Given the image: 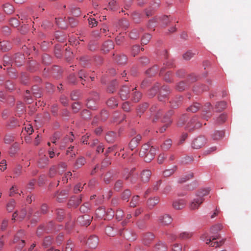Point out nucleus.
<instances>
[{"mask_svg":"<svg viewBox=\"0 0 251 251\" xmlns=\"http://www.w3.org/2000/svg\"><path fill=\"white\" fill-rule=\"evenodd\" d=\"M156 149L153 146H150L149 144H146L142 146L139 152V155L144 157L145 161L150 162L153 159L156 154Z\"/></svg>","mask_w":251,"mask_h":251,"instance_id":"nucleus-1","label":"nucleus"},{"mask_svg":"<svg viewBox=\"0 0 251 251\" xmlns=\"http://www.w3.org/2000/svg\"><path fill=\"white\" fill-rule=\"evenodd\" d=\"M209 192V188L202 190L199 191L196 197L194 198L190 204V208L192 210L198 209L199 206L202 203L204 199L203 197L207 195Z\"/></svg>","mask_w":251,"mask_h":251,"instance_id":"nucleus-2","label":"nucleus"},{"mask_svg":"<svg viewBox=\"0 0 251 251\" xmlns=\"http://www.w3.org/2000/svg\"><path fill=\"white\" fill-rule=\"evenodd\" d=\"M173 113L174 111L171 110H169L168 112L164 115L162 120V122L164 123L165 124L162 127H161L160 128V132H164L166 130V129L170 126V125L172 122V121L171 119V116L173 114Z\"/></svg>","mask_w":251,"mask_h":251,"instance_id":"nucleus-3","label":"nucleus"},{"mask_svg":"<svg viewBox=\"0 0 251 251\" xmlns=\"http://www.w3.org/2000/svg\"><path fill=\"white\" fill-rule=\"evenodd\" d=\"M130 94V88L126 85H123L120 89L119 93V97L123 100H126L129 98Z\"/></svg>","mask_w":251,"mask_h":251,"instance_id":"nucleus-4","label":"nucleus"},{"mask_svg":"<svg viewBox=\"0 0 251 251\" xmlns=\"http://www.w3.org/2000/svg\"><path fill=\"white\" fill-rule=\"evenodd\" d=\"M206 139L204 136H199L195 139L192 144V147L195 149H199L206 144Z\"/></svg>","mask_w":251,"mask_h":251,"instance_id":"nucleus-5","label":"nucleus"},{"mask_svg":"<svg viewBox=\"0 0 251 251\" xmlns=\"http://www.w3.org/2000/svg\"><path fill=\"white\" fill-rule=\"evenodd\" d=\"M99 99L98 94L96 92H93L92 94V97L88 99L86 105L88 108L93 109L96 107V101Z\"/></svg>","mask_w":251,"mask_h":251,"instance_id":"nucleus-6","label":"nucleus"},{"mask_svg":"<svg viewBox=\"0 0 251 251\" xmlns=\"http://www.w3.org/2000/svg\"><path fill=\"white\" fill-rule=\"evenodd\" d=\"M198 117L196 116H194L190 121L187 124L186 128L189 130H193L194 129L198 128L201 126V124L197 122Z\"/></svg>","mask_w":251,"mask_h":251,"instance_id":"nucleus-7","label":"nucleus"},{"mask_svg":"<svg viewBox=\"0 0 251 251\" xmlns=\"http://www.w3.org/2000/svg\"><path fill=\"white\" fill-rule=\"evenodd\" d=\"M24 231L22 230H20L17 233L13 240V242L15 243L20 241L18 247V250H19L22 249L25 246V241L23 239H22Z\"/></svg>","mask_w":251,"mask_h":251,"instance_id":"nucleus-8","label":"nucleus"},{"mask_svg":"<svg viewBox=\"0 0 251 251\" xmlns=\"http://www.w3.org/2000/svg\"><path fill=\"white\" fill-rule=\"evenodd\" d=\"M93 217L89 215H84L77 218V222L83 226H88L91 224Z\"/></svg>","mask_w":251,"mask_h":251,"instance_id":"nucleus-9","label":"nucleus"},{"mask_svg":"<svg viewBox=\"0 0 251 251\" xmlns=\"http://www.w3.org/2000/svg\"><path fill=\"white\" fill-rule=\"evenodd\" d=\"M99 238L95 235H90L87 240L86 244L91 248L95 249L99 244Z\"/></svg>","mask_w":251,"mask_h":251,"instance_id":"nucleus-10","label":"nucleus"},{"mask_svg":"<svg viewBox=\"0 0 251 251\" xmlns=\"http://www.w3.org/2000/svg\"><path fill=\"white\" fill-rule=\"evenodd\" d=\"M211 105L210 103L207 102L205 103L202 108V113L201 116L204 119L208 120L211 117Z\"/></svg>","mask_w":251,"mask_h":251,"instance_id":"nucleus-11","label":"nucleus"},{"mask_svg":"<svg viewBox=\"0 0 251 251\" xmlns=\"http://www.w3.org/2000/svg\"><path fill=\"white\" fill-rule=\"evenodd\" d=\"M132 92L130 94V100L133 102H138L142 98V94L137 90L136 87L132 88Z\"/></svg>","mask_w":251,"mask_h":251,"instance_id":"nucleus-12","label":"nucleus"},{"mask_svg":"<svg viewBox=\"0 0 251 251\" xmlns=\"http://www.w3.org/2000/svg\"><path fill=\"white\" fill-rule=\"evenodd\" d=\"M150 111L152 115L154 116L155 117L153 118V121H155V120L159 119L161 115L162 112L161 111V109L158 108L156 104H154L151 107Z\"/></svg>","mask_w":251,"mask_h":251,"instance_id":"nucleus-13","label":"nucleus"},{"mask_svg":"<svg viewBox=\"0 0 251 251\" xmlns=\"http://www.w3.org/2000/svg\"><path fill=\"white\" fill-rule=\"evenodd\" d=\"M170 92V89L168 86H163L160 91L158 99L160 101H163L166 99Z\"/></svg>","mask_w":251,"mask_h":251,"instance_id":"nucleus-14","label":"nucleus"},{"mask_svg":"<svg viewBox=\"0 0 251 251\" xmlns=\"http://www.w3.org/2000/svg\"><path fill=\"white\" fill-rule=\"evenodd\" d=\"M141 138L142 137L141 135L138 134L136 137L132 139L128 145L129 149L131 151H133L138 146L140 140H141Z\"/></svg>","mask_w":251,"mask_h":251,"instance_id":"nucleus-15","label":"nucleus"},{"mask_svg":"<svg viewBox=\"0 0 251 251\" xmlns=\"http://www.w3.org/2000/svg\"><path fill=\"white\" fill-rule=\"evenodd\" d=\"M173 219L171 216L168 214H165L160 216L159 218V222L163 226L168 225L172 223Z\"/></svg>","mask_w":251,"mask_h":251,"instance_id":"nucleus-16","label":"nucleus"},{"mask_svg":"<svg viewBox=\"0 0 251 251\" xmlns=\"http://www.w3.org/2000/svg\"><path fill=\"white\" fill-rule=\"evenodd\" d=\"M154 235L151 233L145 234L143 237V243L146 246H149L153 240Z\"/></svg>","mask_w":251,"mask_h":251,"instance_id":"nucleus-17","label":"nucleus"},{"mask_svg":"<svg viewBox=\"0 0 251 251\" xmlns=\"http://www.w3.org/2000/svg\"><path fill=\"white\" fill-rule=\"evenodd\" d=\"M208 236L207 234H203L201 235L200 238L202 241H206V244L209 245L211 241L219 239L221 236L220 234L211 236L209 239H207Z\"/></svg>","mask_w":251,"mask_h":251,"instance_id":"nucleus-18","label":"nucleus"},{"mask_svg":"<svg viewBox=\"0 0 251 251\" xmlns=\"http://www.w3.org/2000/svg\"><path fill=\"white\" fill-rule=\"evenodd\" d=\"M167 246L163 242L159 241L154 246L153 251H167Z\"/></svg>","mask_w":251,"mask_h":251,"instance_id":"nucleus-19","label":"nucleus"},{"mask_svg":"<svg viewBox=\"0 0 251 251\" xmlns=\"http://www.w3.org/2000/svg\"><path fill=\"white\" fill-rule=\"evenodd\" d=\"M151 172L150 170H146L142 172L141 174V179L143 182H148L150 178Z\"/></svg>","mask_w":251,"mask_h":251,"instance_id":"nucleus-20","label":"nucleus"},{"mask_svg":"<svg viewBox=\"0 0 251 251\" xmlns=\"http://www.w3.org/2000/svg\"><path fill=\"white\" fill-rule=\"evenodd\" d=\"M26 215V210L25 209L23 208L20 211L19 214L18 213L17 211H15L12 215V220H15V218L18 217V219L20 220H22L24 219Z\"/></svg>","mask_w":251,"mask_h":251,"instance_id":"nucleus-21","label":"nucleus"},{"mask_svg":"<svg viewBox=\"0 0 251 251\" xmlns=\"http://www.w3.org/2000/svg\"><path fill=\"white\" fill-rule=\"evenodd\" d=\"M159 23H160L162 26H167L172 21L168 16L163 15L157 17Z\"/></svg>","mask_w":251,"mask_h":251,"instance_id":"nucleus-22","label":"nucleus"},{"mask_svg":"<svg viewBox=\"0 0 251 251\" xmlns=\"http://www.w3.org/2000/svg\"><path fill=\"white\" fill-rule=\"evenodd\" d=\"M49 163V158L47 156L43 155L41 156L38 161V166L41 168L45 167Z\"/></svg>","mask_w":251,"mask_h":251,"instance_id":"nucleus-23","label":"nucleus"},{"mask_svg":"<svg viewBox=\"0 0 251 251\" xmlns=\"http://www.w3.org/2000/svg\"><path fill=\"white\" fill-rule=\"evenodd\" d=\"M186 204L185 201L183 200H179L173 202V206L174 208L177 210L182 209Z\"/></svg>","mask_w":251,"mask_h":251,"instance_id":"nucleus-24","label":"nucleus"},{"mask_svg":"<svg viewBox=\"0 0 251 251\" xmlns=\"http://www.w3.org/2000/svg\"><path fill=\"white\" fill-rule=\"evenodd\" d=\"M68 196V191L67 190H64L59 193L56 194V199L59 202H61L64 199L67 198Z\"/></svg>","mask_w":251,"mask_h":251,"instance_id":"nucleus-25","label":"nucleus"},{"mask_svg":"<svg viewBox=\"0 0 251 251\" xmlns=\"http://www.w3.org/2000/svg\"><path fill=\"white\" fill-rule=\"evenodd\" d=\"M182 98L181 97H177L170 101L171 106L173 108H177L181 104Z\"/></svg>","mask_w":251,"mask_h":251,"instance_id":"nucleus-26","label":"nucleus"},{"mask_svg":"<svg viewBox=\"0 0 251 251\" xmlns=\"http://www.w3.org/2000/svg\"><path fill=\"white\" fill-rule=\"evenodd\" d=\"M80 202L81 199L75 197H72L69 201L68 205L70 207H76L80 204Z\"/></svg>","mask_w":251,"mask_h":251,"instance_id":"nucleus-27","label":"nucleus"},{"mask_svg":"<svg viewBox=\"0 0 251 251\" xmlns=\"http://www.w3.org/2000/svg\"><path fill=\"white\" fill-rule=\"evenodd\" d=\"M114 48V44L112 41H107L104 43L102 50L106 52Z\"/></svg>","mask_w":251,"mask_h":251,"instance_id":"nucleus-28","label":"nucleus"},{"mask_svg":"<svg viewBox=\"0 0 251 251\" xmlns=\"http://www.w3.org/2000/svg\"><path fill=\"white\" fill-rule=\"evenodd\" d=\"M148 104L147 103H144L140 105L137 108V115L141 116L148 107Z\"/></svg>","mask_w":251,"mask_h":251,"instance_id":"nucleus-29","label":"nucleus"},{"mask_svg":"<svg viewBox=\"0 0 251 251\" xmlns=\"http://www.w3.org/2000/svg\"><path fill=\"white\" fill-rule=\"evenodd\" d=\"M177 169V166H174L171 169H166L163 172L164 177H169L172 175Z\"/></svg>","mask_w":251,"mask_h":251,"instance_id":"nucleus-30","label":"nucleus"},{"mask_svg":"<svg viewBox=\"0 0 251 251\" xmlns=\"http://www.w3.org/2000/svg\"><path fill=\"white\" fill-rule=\"evenodd\" d=\"M116 137V134L113 131L108 132L106 136L105 139L109 143H112L114 141Z\"/></svg>","mask_w":251,"mask_h":251,"instance_id":"nucleus-31","label":"nucleus"},{"mask_svg":"<svg viewBox=\"0 0 251 251\" xmlns=\"http://www.w3.org/2000/svg\"><path fill=\"white\" fill-rule=\"evenodd\" d=\"M193 233L192 232L184 231L179 234L178 238L182 240L188 239L193 236Z\"/></svg>","mask_w":251,"mask_h":251,"instance_id":"nucleus-32","label":"nucleus"},{"mask_svg":"<svg viewBox=\"0 0 251 251\" xmlns=\"http://www.w3.org/2000/svg\"><path fill=\"white\" fill-rule=\"evenodd\" d=\"M201 107V105L200 103L195 102L192 105L190 106L187 108V111L188 112H191L193 113L196 112L198 111Z\"/></svg>","mask_w":251,"mask_h":251,"instance_id":"nucleus-33","label":"nucleus"},{"mask_svg":"<svg viewBox=\"0 0 251 251\" xmlns=\"http://www.w3.org/2000/svg\"><path fill=\"white\" fill-rule=\"evenodd\" d=\"M0 43L1 49L4 51H6L11 48V44L8 41H3Z\"/></svg>","mask_w":251,"mask_h":251,"instance_id":"nucleus-34","label":"nucleus"},{"mask_svg":"<svg viewBox=\"0 0 251 251\" xmlns=\"http://www.w3.org/2000/svg\"><path fill=\"white\" fill-rule=\"evenodd\" d=\"M116 61L119 64H125L127 61V57L124 54L118 55L116 58Z\"/></svg>","mask_w":251,"mask_h":251,"instance_id":"nucleus-35","label":"nucleus"},{"mask_svg":"<svg viewBox=\"0 0 251 251\" xmlns=\"http://www.w3.org/2000/svg\"><path fill=\"white\" fill-rule=\"evenodd\" d=\"M107 104L109 107L114 108L117 106L118 102L115 98H111L107 100Z\"/></svg>","mask_w":251,"mask_h":251,"instance_id":"nucleus-36","label":"nucleus"},{"mask_svg":"<svg viewBox=\"0 0 251 251\" xmlns=\"http://www.w3.org/2000/svg\"><path fill=\"white\" fill-rule=\"evenodd\" d=\"M85 163V159L83 157H80L77 159L75 167L76 169L79 168L84 165Z\"/></svg>","mask_w":251,"mask_h":251,"instance_id":"nucleus-37","label":"nucleus"},{"mask_svg":"<svg viewBox=\"0 0 251 251\" xmlns=\"http://www.w3.org/2000/svg\"><path fill=\"white\" fill-rule=\"evenodd\" d=\"M223 228V226L220 224H216L212 226L210 228V232L212 234L217 233Z\"/></svg>","mask_w":251,"mask_h":251,"instance_id":"nucleus-38","label":"nucleus"},{"mask_svg":"<svg viewBox=\"0 0 251 251\" xmlns=\"http://www.w3.org/2000/svg\"><path fill=\"white\" fill-rule=\"evenodd\" d=\"M159 202V198L154 197L153 199H150L148 200V204L150 208L153 207Z\"/></svg>","mask_w":251,"mask_h":251,"instance_id":"nucleus-39","label":"nucleus"},{"mask_svg":"<svg viewBox=\"0 0 251 251\" xmlns=\"http://www.w3.org/2000/svg\"><path fill=\"white\" fill-rule=\"evenodd\" d=\"M225 133L223 131H216L212 135L214 140H219L224 137Z\"/></svg>","mask_w":251,"mask_h":251,"instance_id":"nucleus-40","label":"nucleus"},{"mask_svg":"<svg viewBox=\"0 0 251 251\" xmlns=\"http://www.w3.org/2000/svg\"><path fill=\"white\" fill-rule=\"evenodd\" d=\"M158 68L157 66H154L151 68L148 69L146 71V73L150 76H151L153 75H154L156 74L157 73V72H158Z\"/></svg>","mask_w":251,"mask_h":251,"instance_id":"nucleus-41","label":"nucleus"},{"mask_svg":"<svg viewBox=\"0 0 251 251\" xmlns=\"http://www.w3.org/2000/svg\"><path fill=\"white\" fill-rule=\"evenodd\" d=\"M131 193L129 190L126 189L121 194V198L123 200L128 201V199L130 197Z\"/></svg>","mask_w":251,"mask_h":251,"instance_id":"nucleus-42","label":"nucleus"},{"mask_svg":"<svg viewBox=\"0 0 251 251\" xmlns=\"http://www.w3.org/2000/svg\"><path fill=\"white\" fill-rule=\"evenodd\" d=\"M159 22L158 18L155 17V18L150 20L148 24V28L154 30V27L156 26V23Z\"/></svg>","mask_w":251,"mask_h":251,"instance_id":"nucleus-43","label":"nucleus"},{"mask_svg":"<svg viewBox=\"0 0 251 251\" xmlns=\"http://www.w3.org/2000/svg\"><path fill=\"white\" fill-rule=\"evenodd\" d=\"M172 141L171 139H169L165 141L163 144L161 146V148L163 150H168L172 146Z\"/></svg>","mask_w":251,"mask_h":251,"instance_id":"nucleus-44","label":"nucleus"},{"mask_svg":"<svg viewBox=\"0 0 251 251\" xmlns=\"http://www.w3.org/2000/svg\"><path fill=\"white\" fill-rule=\"evenodd\" d=\"M139 201V197L138 195L134 196L132 197L130 202V207H135L137 206Z\"/></svg>","mask_w":251,"mask_h":251,"instance_id":"nucleus-45","label":"nucleus"},{"mask_svg":"<svg viewBox=\"0 0 251 251\" xmlns=\"http://www.w3.org/2000/svg\"><path fill=\"white\" fill-rule=\"evenodd\" d=\"M52 243V238L50 236L46 237L43 243V245L44 247L47 248L51 245Z\"/></svg>","mask_w":251,"mask_h":251,"instance_id":"nucleus-46","label":"nucleus"},{"mask_svg":"<svg viewBox=\"0 0 251 251\" xmlns=\"http://www.w3.org/2000/svg\"><path fill=\"white\" fill-rule=\"evenodd\" d=\"M159 85L158 84L154 85L149 92V95L151 97L154 96L159 90Z\"/></svg>","mask_w":251,"mask_h":251,"instance_id":"nucleus-47","label":"nucleus"},{"mask_svg":"<svg viewBox=\"0 0 251 251\" xmlns=\"http://www.w3.org/2000/svg\"><path fill=\"white\" fill-rule=\"evenodd\" d=\"M151 39V35L149 34H147L144 35L141 40L142 45H147Z\"/></svg>","mask_w":251,"mask_h":251,"instance_id":"nucleus-48","label":"nucleus"},{"mask_svg":"<svg viewBox=\"0 0 251 251\" xmlns=\"http://www.w3.org/2000/svg\"><path fill=\"white\" fill-rule=\"evenodd\" d=\"M226 103L225 101H221L218 102L216 105V108L218 111H220L226 108Z\"/></svg>","mask_w":251,"mask_h":251,"instance_id":"nucleus-49","label":"nucleus"},{"mask_svg":"<svg viewBox=\"0 0 251 251\" xmlns=\"http://www.w3.org/2000/svg\"><path fill=\"white\" fill-rule=\"evenodd\" d=\"M3 10L7 14H10L13 11V7L11 4L6 3L3 5Z\"/></svg>","mask_w":251,"mask_h":251,"instance_id":"nucleus-50","label":"nucleus"},{"mask_svg":"<svg viewBox=\"0 0 251 251\" xmlns=\"http://www.w3.org/2000/svg\"><path fill=\"white\" fill-rule=\"evenodd\" d=\"M55 22L56 25L62 28H65L66 27L64 20L62 18H55Z\"/></svg>","mask_w":251,"mask_h":251,"instance_id":"nucleus-51","label":"nucleus"},{"mask_svg":"<svg viewBox=\"0 0 251 251\" xmlns=\"http://www.w3.org/2000/svg\"><path fill=\"white\" fill-rule=\"evenodd\" d=\"M24 129L25 132L29 135H31L33 132L32 126L29 124H27L26 125H25Z\"/></svg>","mask_w":251,"mask_h":251,"instance_id":"nucleus-52","label":"nucleus"},{"mask_svg":"<svg viewBox=\"0 0 251 251\" xmlns=\"http://www.w3.org/2000/svg\"><path fill=\"white\" fill-rule=\"evenodd\" d=\"M197 53H198L197 51L193 53L191 51L189 50L183 54V58L185 60H190Z\"/></svg>","mask_w":251,"mask_h":251,"instance_id":"nucleus-53","label":"nucleus"},{"mask_svg":"<svg viewBox=\"0 0 251 251\" xmlns=\"http://www.w3.org/2000/svg\"><path fill=\"white\" fill-rule=\"evenodd\" d=\"M123 181L122 180H118L115 183L114 189L115 191H119L123 187Z\"/></svg>","mask_w":251,"mask_h":251,"instance_id":"nucleus-54","label":"nucleus"},{"mask_svg":"<svg viewBox=\"0 0 251 251\" xmlns=\"http://www.w3.org/2000/svg\"><path fill=\"white\" fill-rule=\"evenodd\" d=\"M32 94L33 96L35 98H40L41 96L40 90L38 89L36 86H34L32 88Z\"/></svg>","mask_w":251,"mask_h":251,"instance_id":"nucleus-55","label":"nucleus"},{"mask_svg":"<svg viewBox=\"0 0 251 251\" xmlns=\"http://www.w3.org/2000/svg\"><path fill=\"white\" fill-rule=\"evenodd\" d=\"M15 205V201L14 200H11L7 204V210L8 212H11Z\"/></svg>","mask_w":251,"mask_h":251,"instance_id":"nucleus-56","label":"nucleus"},{"mask_svg":"<svg viewBox=\"0 0 251 251\" xmlns=\"http://www.w3.org/2000/svg\"><path fill=\"white\" fill-rule=\"evenodd\" d=\"M10 24L13 27H18L20 22L17 18H11L9 20Z\"/></svg>","mask_w":251,"mask_h":251,"instance_id":"nucleus-57","label":"nucleus"},{"mask_svg":"<svg viewBox=\"0 0 251 251\" xmlns=\"http://www.w3.org/2000/svg\"><path fill=\"white\" fill-rule=\"evenodd\" d=\"M225 241V239H223L222 240H221L219 242H218V241H215V242H211L209 245L211 247L217 248V247H220V246H222V245H223Z\"/></svg>","mask_w":251,"mask_h":251,"instance_id":"nucleus-58","label":"nucleus"},{"mask_svg":"<svg viewBox=\"0 0 251 251\" xmlns=\"http://www.w3.org/2000/svg\"><path fill=\"white\" fill-rule=\"evenodd\" d=\"M186 88V85L183 81L179 82L176 86V89L179 91H182L184 90Z\"/></svg>","mask_w":251,"mask_h":251,"instance_id":"nucleus-59","label":"nucleus"},{"mask_svg":"<svg viewBox=\"0 0 251 251\" xmlns=\"http://www.w3.org/2000/svg\"><path fill=\"white\" fill-rule=\"evenodd\" d=\"M74 247V245L72 243V241L69 240L67 241V243L65 246V251H72V249Z\"/></svg>","mask_w":251,"mask_h":251,"instance_id":"nucleus-60","label":"nucleus"},{"mask_svg":"<svg viewBox=\"0 0 251 251\" xmlns=\"http://www.w3.org/2000/svg\"><path fill=\"white\" fill-rule=\"evenodd\" d=\"M56 214L57 215V219L59 221H61L64 217V210L61 209H58L56 210Z\"/></svg>","mask_w":251,"mask_h":251,"instance_id":"nucleus-61","label":"nucleus"},{"mask_svg":"<svg viewBox=\"0 0 251 251\" xmlns=\"http://www.w3.org/2000/svg\"><path fill=\"white\" fill-rule=\"evenodd\" d=\"M80 95V92L78 91H74L71 94V99L74 100H76L78 99Z\"/></svg>","mask_w":251,"mask_h":251,"instance_id":"nucleus-62","label":"nucleus"},{"mask_svg":"<svg viewBox=\"0 0 251 251\" xmlns=\"http://www.w3.org/2000/svg\"><path fill=\"white\" fill-rule=\"evenodd\" d=\"M72 109L75 113H77L81 108L80 104L78 102H74L72 104Z\"/></svg>","mask_w":251,"mask_h":251,"instance_id":"nucleus-63","label":"nucleus"},{"mask_svg":"<svg viewBox=\"0 0 251 251\" xmlns=\"http://www.w3.org/2000/svg\"><path fill=\"white\" fill-rule=\"evenodd\" d=\"M12 60L8 56L5 55L3 57V65L4 66L11 65Z\"/></svg>","mask_w":251,"mask_h":251,"instance_id":"nucleus-64","label":"nucleus"}]
</instances>
